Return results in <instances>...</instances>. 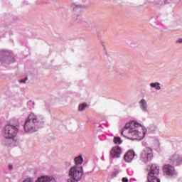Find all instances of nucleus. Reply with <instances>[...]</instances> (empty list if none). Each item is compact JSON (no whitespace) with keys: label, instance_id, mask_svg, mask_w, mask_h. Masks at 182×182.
I'll list each match as a JSON object with an SVG mask.
<instances>
[{"label":"nucleus","instance_id":"14","mask_svg":"<svg viewBox=\"0 0 182 182\" xmlns=\"http://www.w3.org/2000/svg\"><path fill=\"white\" fill-rule=\"evenodd\" d=\"M82 161H83V159L81 156H80L78 157H76L75 159V164H76L75 166H77L78 165H81Z\"/></svg>","mask_w":182,"mask_h":182},{"label":"nucleus","instance_id":"5","mask_svg":"<svg viewBox=\"0 0 182 182\" xmlns=\"http://www.w3.org/2000/svg\"><path fill=\"white\" fill-rule=\"evenodd\" d=\"M159 167L156 164H153L151 166V170L148 173L147 180L148 182H161L159 178Z\"/></svg>","mask_w":182,"mask_h":182},{"label":"nucleus","instance_id":"19","mask_svg":"<svg viewBox=\"0 0 182 182\" xmlns=\"http://www.w3.org/2000/svg\"><path fill=\"white\" fill-rule=\"evenodd\" d=\"M122 182H129V179L127 177H123Z\"/></svg>","mask_w":182,"mask_h":182},{"label":"nucleus","instance_id":"1","mask_svg":"<svg viewBox=\"0 0 182 182\" xmlns=\"http://www.w3.org/2000/svg\"><path fill=\"white\" fill-rule=\"evenodd\" d=\"M144 134V127L134 121L127 123V124H125V127H124V129L122 132V136L129 140L143 138Z\"/></svg>","mask_w":182,"mask_h":182},{"label":"nucleus","instance_id":"9","mask_svg":"<svg viewBox=\"0 0 182 182\" xmlns=\"http://www.w3.org/2000/svg\"><path fill=\"white\" fill-rule=\"evenodd\" d=\"M134 151L129 150L125 153V155H124V160H125V162L127 163H130L134 159Z\"/></svg>","mask_w":182,"mask_h":182},{"label":"nucleus","instance_id":"2","mask_svg":"<svg viewBox=\"0 0 182 182\" xmlns=\"http://www.w3.org/2000/svg\"><path fill=\"white\" fill-rule=\"evenodd\" d=\"M43 119L36 115L34 113H31L28 119L24 124V131L26 133H33L38 131V129L43 127Z\"/></svg>","mask_w":182,"mask_h":182},{"label":"nucleus","instance_id":"16","mask_svg":"<svg viewBox=\"0 0 182 182\" xmlns=\"http://www.w3.org/2000/svg\"><path fill=\"white\" fill-rule=\"evenodd\" d=\"M87 104L83 103L79 105L78 109L80 112H82V110H85V107H87Z\"/></svg>","mask_w":182,"mask_h":182},{"label":"nucleus","instance_id":"17","mask_svg":"<svg viewBox=\"0 0 182 182\" xmlns=\"http://www.w3.org/2000/svg\"><path fill=\"white\" fill-rule=\"evenodd\" d=\"M8 53L5 50H0V58L5 57Z\"/></svg>","mask_w":182,"mask_h":182},{"label":"nucleus","instance_id":"13","mask_svg":"<svg viewBox=\"0 0 182 182\" xmlns=\"http://www.w3.org/2000/svg\"><path fill=\"white\" fill-rule=\"evenodd\" d=\"M73 9L74 12H75V13H80V12H82V9L80 6L75 5V4L73 5Z\"/></svg>","mask_w":182,"mask_h":182},{"label":"nucleus","instance_id":"12","mask_svg":"<svg viewBox=\"0 0 182 182\" xmlns=\"http://www.w3.org/2000/svg\"><path fill=\"white\" fill-rule=\"evenodd\" d=\"M113 141H114V144H116V145H121L123 142V141L122 140V139L119 136H114Z\"/></svg>","mask_w":182,"mask_h":182},{"label":"nucleus","instance_id":"8","mask_svg":"<svg viewBox=\"0 0 182 182\" xmlns=\"http://www.w3.org/2000/svg\"><path fill=\"white\" fill-rule=\"evenodd\" d=\"M164 174L167 176H173L176 174V170L173 166L170 164H166L163 166Z\"/></svg>","mask_w":182,"mask_h":182},{"label":"nucleus","instance_id":"6","mask_svg":"<svg viewBox=\"0 0 182 182\" xmlns=\"http://www.w3.org/2000/svg\"><path fill=\"white\" fill-rule=\"evenodd\" d=\"M154 158V153H153V149L150 147H145L140 155V159L143 162H149L152 161Z\"/></svg>","mask_w":182,"mask_h":182},{"label":"nucleus","instance_id":"20","mask_svg":"<svg viewBox=\"0 0 182 182\" xmlns=\"http://www.w3.org/2000/svg\"><path fill=\"white\" fill-rule=\"evenodd\" d=\"M9 170H12L13 169V165L9 164Z\"/></svg>","mask_w":182,"mask_h":182},{"label":"nucleus","instance_id":"23","mask_svg":"<svg viewBox=\"0 0 182 182\" xmlns=\"http://www.w3.org/2000/svg\"><path fill=\"white\" fill-rule=\"evenodd\" d=\"M28 80V77H25V80Z\"/></svg>","mask_w":182,"mask_h":182},{"label":"nucleus","instance_id":"3","mask_svg":"<svg viewBox=\"0 0 182 182\" xmlns=\"http://www.w3.org/2000/svg\"><path fill=\"white\" fill-rule=\"evenodd\" d=\"M83 176V169L82 166H74L70 168L69 171V176L70 178L68 179V182H78Z\"/></svg>","mask_w":182,"mask_h":182},{"label":"nucleus","instance_id":"21","mask_svg":"<svg viewBox=\"0 0 182 182\" xmlns=\"http://www.w3.org/2000/svg\"><path fill=\"white\" fill-rule=\"evenodd\" d=\"M178 42L179 43H182V38H178Z\"/></svg>","mask_w":182,"mask_h":182},{"label":"nucleus","instance_id":"22","mask_svg":"<svg viewBox=\"0 0 182 182\" xmlns=\"http://www.w3.org/2000/svg\"><path fill=\"white\" fill-rule=\"evenodd\" d=\"M19 82H20L21 83H25V82H26L25 80H21Z\"/></svg>","mask_w":182,"mask_h":182},{"label":"nucleus","instance_id":"4","mask_svg":"<svg viewBox=\"0 0 182 182\" xmlns=\"http://www.w3.org/2000/svg\"><path fill=\"white\" fill-rule=\"evenodd\" d=\"M15 126L8 124L5 127L4 129V137L6 139H12L17 135L18 132V122L16 123Z\"/></svg>","mask_w":182,"mask_h":182},{"label":"nucleus","instance_id":"15","mask_svg":"<svg viewBox=\"0 0 182 182\" xmlns=\"http://www.w3.org/2000/svg\"><path fill=\"white\" fill-rule=\"evenodd\" d=\"M150 86H151V87L155 88L156 90H159L161 89V86H160V83H159V82L151 83V84H150Z\"/></svg>","mask_w":182,"mask_h":182},{"label":"nucleus","instance_id":"18","mask_svg":"<svg viewBox=\"0 0 182 182\" xmlns=\"http://www.w3.org/2000/svg\"><path fill=\"white\" fill-rule=\"evenodd\" d=\"M22 182H33V180L31 178H26L24 181H23Z\"/></svg>","mask_w":182,"mask_h":182},{"label":"nucleus","instance_id":"7","mask_svg":"<svg viewBox=\"0 0 182 182\" xmlns=\"http://www.w3.org/2000/svg\"><path fill=\"white\" fill-rule=\"evenodd\" d=\"M122 154V149L119 146H115L110 151V156L113 159H119Z\"/></svg>","mask_w":182,"mask_h":182},{"label":"nucleus","instance_id":"11","mask_svg":"<svg viewBox=\"0 0 182 182\" xmlns=\"http://www.w3.org/2000/svg\"><path fill=\"white\" fill-rule=\"evenodd\" d=\"M139 105L143 112H147V103L145 100H141L139 101Z\"/></svg>","mask_w":182,"mask_h":182},{"label":"nucleus","instance_id":"10","mask_svg":"<svg viewBox=\"0 0 182 182\" xmlns=\"http://www.w3.org/2000/svg\"><path fill=\"white\" fill-rule=\"evenodd\" d=\"M53 180V178L49 177V176H41L38 178L36 182H50Z\"/></svg>","mask_w":182,"mask_h":182}]
</instances>
